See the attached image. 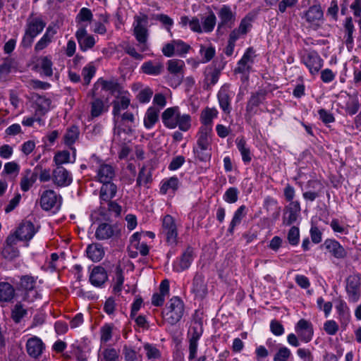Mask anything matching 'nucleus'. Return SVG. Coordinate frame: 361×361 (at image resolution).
<instances>
[{
    "label": "nucleus",
    "instance_id": "1",
    "mask_svg": "<svg viewBox=\"0 0 361 361\" xmlns=\"http://www.w3.org/2000/svg\"><path fill=\"white\" fill-rule=\"evenodd\" d=\"M45 26L46 22L42 18L32 13L26 20L21 46L25 49L31 47L34 39L42 32Z\"/></svg>",
    "mask_w": 361,
    "mask_h": 361
},
{
    "label": "nucleus",
    "instance_id": "2",
    "mask_svg": "<svg viewBox=\"0 0 361 361\" xmlns=\"http://www.w3.org/2000/svg\"><path fill=\"white\" fill-rule=\"evenodd\" d=\"M35 286L36 279L35 277L30 275L20 276L18 289L23 291V301L31 303L39 298L40 295Z\"/></svg>",
    "mask_w": 361,
    "mask_h": 361
},
{
    "label": "nucleus",
    "instance_id": "3",
    "mask_svg": "<svg viewBox=\"0 0 361 361\" xmlns=\"http://www.w3.org/2000/svg\"><path fill=\"white\" fill-rule=\"evenodd\" d=\"M184 313L183 302L178 297H173L163 312L166 319L172 325L176 324L182 318Z\"/></svg>",
    "mask_w": 361,
    "mask_h": 361
},
{
    "label": "nucleus",
    "instance_id": "4",
    "mask_svg": "<svg viewBox=\"0 0 361 361\" xmlns=\"http://www.w3.org/2000/svg\"><path fill=\"white\" fill-rule=\"evenodd\" d=\"M267 90L265 89H259L255 92H252L247 101L246 105L245 118L251 119L252 117L257 114V108L264 102L267 95Z\"/></svg>",
    "mask_w": 361,
    "mask_h": 361
},
{
    "label": "nucleus",
    "instance_id": "5",
    "mask_svg": "<svg viewBox=\"0 0 361 361\" xmlns=\"http://www.w3.org/2000/svg\"><path fill=\"white\" fill-rule=\"evenodd\" d=\"M301 62L305 65L312 75L318 73L323 66V59L315 51H305L301 56Z\"/></svg>",
    "mask_w": 361,
    "mask_h": 361
},
{
    "label": "nucleus",
    "instance_id": "6",
    "mask_svg": "<svg viewBox=\"0 0 361 361\" xmlns=\"http://www.w3.org/2000/svg\"><path fill=\"white\" fill-rule=\"evenodd\" d=\"M51 177L57 187H66L73 181L71 173L63 166H56L52 171Z\"/></svg>",
    "mask_w": 361,
    "mask_h": 361
},
{
    "label": "nucleus",
    "instance_id": "7",
    "mask_svg": "<svg viewBox=\"0 0 361 361\" xmlns=\"http://www.w3.org/2000/svg\"><path fill=\"white\" fill-rule=\"evenodd\" d=\"M61 197L52 190L44 191L40 197V206L42 209L49 211L54 208H59L61 205Z\"/></svg>",
    "mask_w": 361,
    "mask_h": 361
},
{
    "label": "nucleus",
    "instance_id": "8",
    "mask_svg": "<svg viewBox=\"0 0 361 361\" xmlns=\"http://www.w3.org/2000/svg\"><path fill=\"white\" fill-rule=\"evenodd\" d=\"M221 71L215 65H210L206 67L204 71V79L203 81V89L210 90L216 85L219 79Z\"/></svg>",
    "mask_w": 361,
    "mask_h": 361
},
{
    "label": "nucleus",
    "instance_id": "9",
    "mask_svg": "<svg viewBox=\"0 0 361 361\" xmlns=\"http://www.w3.org/2000/svg\"><path fill=\"white\" fill-rule=\"evenodd\" d=\"M346 291L350 301L355 302L359 300L360 295V279L358 276L352 275L348 277Z\"/></svg>",
    "mask_w": 361,
    "mask_h": 361
},
{
    "label": "nucleus",
    "instance_id": "10",
    "mask_svg": "<svg viewBox=\"0 0 361 361\" xmlns=\"http://www.w3.org/2000/svg\"><path fill=\"white\" fill-rule=\"evenodd\" d=\"M99 86H101L102 88L106 91H109L111 94H115L116 93L121 94L122 87L116 80H105L103 78H99L94 85L90 93L92 97H96V92Z\"/></svg>",
    "mask_w": 361,
    "mask_h": 361
},
{
    "label": "nucleus",
    "instance_id": "11",
    "mask_svg": "<svg viewBox=\"0 0 361 361\" xmlns=\"http://www.w3.org/2000/svg\"><path fill=\"white\" fill-rule=\"evenodd\" d=\"M167 65L169 72L174 75L173 79L175 86L176 87L182 82V79L183 78V70L185 66V63L183 61L180 59H171L168 61Z\"/></svg>",
    "mask_w": 361,
    "mask_h": 361
},
{
    "label": "nucleus",
    "instance_id": "12",
    "mask_svg": "<svg viewBox=\"0 0 361 361\" xmlns=\"http://www.w3.org/2000/svg\"><path fill=\"white\" fill-rule=\"evenodd\" d=\"M295 331L299 338L305 343L311 341L314 334L312 324L304 319L298 321L295 326Z\"/></svg>",
    "mask_w": 361,
    "mask_h": 361
},
{
    "label": "nucleus",
    "instance_id": "13",
    "mask_svg": "<svg viewBox=\"0 0 361 361\" xmlns=\"http://www.w3.org/2000/svg\"><path fill=\"white\" fill-rule=\"evenodd\" d=\"M39 166H35L33 171L31 169H26L20 180V185L23 192L28 191L36 182L39 175Z\"/></svg>",
    "mask_w": 361,
    "mask_h": 361
},
{
    "label": "nucleus",
    "instance_id": "14",
    "mask_svg": "<svg viewBox=\"0 0 361 361\" xmlns=\"http://www.w3.org/2000/svg\"><path fill=\"white\" fill-rule=\"evenodd\" d=\"M44 349L42 341L37 336L30 338L26 343V351L32 358H38L41 356Z\"/></svg>",
    "mask_w": 361,
    "mask_h": 361
},
{
    "label": "nucleus",
    "instance_id": "15",
    "mask_svg": "<svg viewBox=\"0 0 361 361\" xmlns=\"http://www.w3.org/2000/svg\"><path fill=\"white\" fill-rule=\"evenodd\" d=\"M117 186L114 183H103L99 190L100 210L104 209V202H109L116 195Z\"/></svg>",
    "mask_w": 361,
    "mask_h": 361
},
{
    "label": "nucleus",
    "instance_id": "16",
    "mask_svg": "<svg viewBox=\"0 0 361 361\" xmlns=\"http://www.w3.org/2000/svg\"><path fill=\"white\" fill-rule=\"evenodd\" d=\"M179 113L180 110L178 106L169 107L164 110L161 114V120L164 125L170 129L176 128Z\"/></svg>",
    "mask_w": 361,
    "mask_h": 361
},
{
    "label": "nucleus",
    "instance_id": "17",
    "mask_svg": "<svg viewBox=\"0 0 361 361\" xmlns=\"http://www.w3.org/2000/svg\"><path fill=\"white\" fill-rule=\"evenodd\" d=\"M75 37L82 51L92 48L95 44L94 37L88 35L85 27L83 26L78 28L75 33Z\"/></svg>",
    "mask_w": 361,
    "mask_h": 361
},
{
    "label": "nucleus",
    "instance_id": "18",
    "mask_svg": "<svg viewBox=\"0 0 361 361\" xmlns=\"http://www.w3.org/2000/svg\"><path fill=\"white\" fill-rule=\"evenodd\" d=\"M192 292L196 297L203 298L207 293V286L204 276L200 272H197L192 279Z\"/></svg>",
    "mask_w": 361,
    "mask_h": 361
},
{
    "label": "nucleus",
    "instance_id": "19",
    "mask_svg": "<svg viewBox=\"0 0 361 361\" xmlns=\"http://www.w3.org/2000/svg\"><path fill=\"white\" fill-rule=\"evenodd\" d=\"M219 17L221 20L218 25V28L226 26L229 28L232 27L234 25L235 20V14L232 12L228 6L224 5L218 13Z\"/></svg>",
    "mask_w": 361,
    "mask_h": 361
},
{
    "label": "nucleus",
    "instance_id": "20",
    "mask_svg": "<svg viewBox=\"0 0 361 361\" xmlns=\"http://www.w3.org/2000/svg\"><path fill=\"white\" fill-rule=\"evenodd\" d=\"M324 245L326 249L337 259H344L347 256V251L340 244V243L334 239H326Z\"/></svg>",
    "mask_w": 361,
    "mask_h": 361
},
{
    "label": "nucleus",
    "instance_id": "21",
    "mask_svg": "<svg viewBox=\"0 0 361 361\" xmlns=\"http://www.w3.org/2000/svg\"><path fill=\"white\" fill-rule=\"evenodd\" d=\"M36 231L34 224L30 221H25L20 224L16 233L20 240L28 241L32 238Z\"/></svg>",
    "mask_w": 361,
    "mask_h": 361
},
{
    "label": "nucleus",
    "instance_id": "22",
    "mask_svg": "<svg viewBox=\"0 0 361 361\" xmlns=\"http://www.w3.org/2000/svg\"><path fill=\"white\" fill-rule=\"evenodd\" d=\"M134 35L137 42L141 44V51L146 50V42L148 37L147 29L142 25V20L140 17L136 18V25L134 27Z\"/></svg>",
    "mask_w": 361,
    "mask_h": 361
},
{
    "label": "nucleus",
    "instance_id": "23",
    "mask_svg": "<svg viewBox=\"0 0 361 361\" xmlns=\"http://www.w3.org/2000/svg\"><path fill=\"white\" fill-rule=\"evenodd\" d=\"M254 54L255 50L253 48L249 47L243 54L242 59L238 61V67L235 69V72L240 73L249 72L250 69V66L249 63H252L253 62L252 58Z\"/></svg>",
    "mask_w": 361,
    "mask_h": 361
},
{
    "label": "nucleus",
    "instance_id": "24",
    "mask_svg": "<svg viewBox=\"0 0 361 361\" xmlns=\"http://www.w3.org/2000/svg\"><path fill=\"white\" fill-rule=\"evenodd\" d=\"M107 279V273L104 267L97 266L93 268L90 276V281L93 286L99 287L102 286Z\"/></svg>",
    "mask_w": 361,
    "mask_h": 361
},
{
    "label": "nucleus",
    "instance_id": "25",
    "mask_svg": "<svg viewBox=\"0 0 361 361\" xmlns=\"http://www.w3.org/2000/svg\"><path fill=\"white\" fill-rule=\"evenodd\" d=\"M16 295L15 288L8 282H0V302H12Z\"/></svg>",
    "mask_w": 361,
    "mask_h": 361
},
{
    "label": "nucleus",
    "instance_id": "26",
    "mask_svg": "<svg viewBox=\"0 0 361 361\" xmlns=\"http://www.w3.org/2000/svg\"><path fill=\"white\" fill-rule=\"evenodd\" d=\"M169 291V282L167 279L163 280L159 286V292L153 294L152 298V304L156 307L163 305L165 296Z\"/></svg>",
    "mask_w": 361,
    "mask_h": 361
},
{
    "label": "nucleus",
    "instance_id": "27",
    "mask_svg": "<svg viewBox=\"0 0 361 361\" xmlns=\"http://www.w3.org/2000/svg\"><path fill=\"white\" fill-rule=\"evenodd\" d=\"M193 260V249L188 247L182 254L179 261L174 266L176 271L180 272L188 269Z\"/></svg>",
    "mask_w": 361,
    "mask_h": 361
},
{
    "label": "nucleus",
    "instance_id": "28",
    "mask_svg": "<svg viewBox=\"0 0 361 361\" xmlns=\"http://www.w3.org/2000/svg\"><path fill=\"white\" fill-rule=\"evenodd\" d=\"M115 175L114 167L109 164H102L97 171L98 180L102 183H112L111 180Z\"/></svg>",
    "mask_w": 361,
    "mask_h": 361
},
{
    "label": "nucleus",
    "instance_id": "29",
    "mask_svg": "<svg viewBox=\"0 0 361 361\" xmlns=\"http://www.w3.org/2000/svg\"><path fill=\"white\" fill-rule=\"evenodd\" d=\"M116 233V227L107 223L99 225L95 232V237L99 240L111 238Z\"/></svg>",
    "mask_w": 361,
    "mask_h": 361
},
{
    "label": "nucleus",
    "instance_id": "30",
    "mask_svg": "<svg viewBox=\"0 0 361 361\" xmlns=\"http://www.w3.org/2000/svg\"><path fill=\"white\" fill-rule=\"evenodd\" d=\"M111 104L113 106L112 114L114 117L116 118L121 115V111L126 110L129 107L130 99L128 97L125 95L118 96Z\"/></svg>",
    "mask_w": 361,
    "mask_h": 361
},
{
    "label": "nucleus",
    "instance_id": "31",
    "mask_svg": "<svg viewBox=\"0 0 361 361\" xmlns=\"http://www.w3.org/2000/svg\"><path fill=\"white\" fill-rule=\"evenodd\" d=\"M212 131V127H200L197 142L199 147H202L203 149H209L210 148Z\"/></svg>",
    "mask_w": 361,
    "mask_h": 361
},
{
    "label": "nucleus",
    "instance_id": "32",
    "mask_svg": "<svg viewBox=\"0 0 361 361\" xmlns=\"http://www.w3.org/2000/svg\"><path fill=\"white\" fill-rule=\"evenodd\" d=\"M56 33V30L49 26L44 35L40 38V39L36 43L35 45V51L36 52H39L46 47L52 42L54 36Z\"/></svg>",
    "mask_w": 361,
    "mask_h": 361
},
{
    "label": "nucleus",
    "instance_id": "33",
    "mask_svg": "<svg viewBox=\"0 0 361 361\" xmlns=\"http://www.w3.org/2000/svg\"><path fill=\"white\" fill-rule=\"evenodd\" d=\"M220 107L225 114H230L231 111V97L228 94V87L224 86L221 88L217 94Z\"/></svg>",
    "mask_w": 361,
    "mask_h": 361
},
{
    "label": "nucleus",
    "instance_id": "34",
    "mask_svg": "<svg viewBox=\"0 0 361 361\" xmlns=\"http://www.w3.org/2000/svg\"><path fill=\"white\" fill-rule=\"evenodd\" d=\"M35 104L37 106L35 109V116L42 117L44 116L50 109L51 101L49 98L37 94Z\"/></svg>",
    "mask_w": 361,
    "mask_h": 361
},
{
    "label": "nucleus",
    "instance_id": "35",
    "mask_svg": "<svg viewBox=\"0 0 361 361\" xmlns=\"http://www.w3.org/2000/svg\"><path fill=\"white\" fill-rule=\"evenodd\" d=\"M107 109L108 106H105L104 102L102 99L93 97L90 102V116L92 118L100 116Z\"/></svg>",
    "mask_w": 361,
    "mask_h": 361
},
{
    "label": "nucleus",
    "instance_id": "36",
    "mask_svg": "<svg viewBox=\"0 0 361 361\" xmlns=\"http://www.w3.org/2000/svg\"><path fill=\"white\" fill-rule=\"evenodd\" d=\"M87 255L93 262H99L104 255V250L102 245L92 243L87 248Z\"/></svg>",
    "mask_w": 361,
    "mask_h": 361
},
{
    "label": "nucleus",
    "instance_id": "37",
    "mask_svg": "<svg viewBox=\"0 0 361 361\" xmlns=\"http://www.w3.org/2000/svg\"><path fill=\"white\" fill-rule=\"evenodd\" d=\"M141 69L145 74L157 75L163 71L164 65L161 62L149 61L142 65Z\"/></svg>",
    "mask_w": 361,
    "mask_h": 361
},
{
    "label": "nucleus",
    "instance_id": "38",
    "mask_svg": "<svg viewBox=\"0 0 361 361\" xmlns=\"http://www.w3.org/2000/svg\"><path fill=\"white\" fill-rule=\"evenodd\" d=\"M246 210V207L245 205H241L235 212L233 219L230 223L229 228L228 229V232L231 235H233L235 227L238 226L241 223L243 219L245 216Z\"/></svg>",
    "mask_w": 361,
    "mask_h": 361
},
{
    "label": "nucleus",
    "instance_id": "39",
    "mask_svg": "<svg viewBox=\"0 0 361 361\" xmlns=\"http://www.w3.org/2000/svg\"><path fill=\"white\" fill-rule=\"evenodd\" d=\"M235 143L238 149L240 152L243 161L245 163H250L252 160L251 152L244 137L236 138Z\"/></svg>",
    "mask_w": 361,
    "mask_h": 361
},
{
    "label": "nucleus",
    "instance_id": "40",
    "mask_svg": "<svg viewBox=\"0 0 361 361\" xmlns=\"http://www.w3.org/2000/svg\"><path fill=\"white\" fill-rule=\"evenodd\" d=\"M324 13L320 5H313L306 11L305 18L307 22L314 23L322 19Z\"/></svg>",
    "mask_w": 361,
    "mask_h": 361
},
{
    "label": "nucleus",
    "instance_id": "41",
    "mask_svg": "<svg viewBox=\"0 0 361 361\" xmlns=\"http://www.w3.org/2000/svg\"><path fill=\"white\" fill-rule=\"evenodd\" d=\"M218 111L215 108L207 107L201 114L200 119L202 127H212V120L217 116Z\"/></svg>",
    "mask_w": 361,
    "mask_h": 361
},
{
    "label": "nucleus",
    "instance_id": "42",
    "mask_svg": "<svg viewBox=\"0 0 361 361\" xmlns=\"http://www.w3.org/2000/svg\"><path fill=\"white\" fill-rule=\"evenodd\" d=\"M159 110L154 107H149L144 118V126L146 128L150 129L159 120Z\"/></svg>",
    "mask_w": 361,
    "mask_h": 361
},
{
    "label": "nucleus",
    "instance_id": "43",
    "mask_svg": "<svg viewBox=\"0 0 361 361\" xmlns=\"http://www.w3.org/2000/svg\"><path fill=\"white\" fill-rule=\"evenodd\" d=\"M152 168L143 166L138 173L137 178V185L140 186L142 184L147 185L152 182Z\"/></svg>",
    "mask_w": 361,
    "mask_h": 361
},
{
    "label": "nucleus",
    "instance_id": "44",
    "mask_svg": "<svg viewBox=\"0 0 361 361\" xmlns=\"http://www.w3.org/2000/svg\"><path fill=\"white\" fill-rule=\"evenodd\" d=\"M121 121L125 124L126 128L123 129V132L128 135H131L135 127V118L134 114L130 111H126L123 114H121Z\"/></svg>",
    "mask_w": 361,
    "mask_h": 361
},
{
    "label": "nucleus",
    "instance_id": "45",
    "mask_svg": "<svg viewBox=\"0 0 361 361\" xmlns=\"http://www.w3.org/2000/svg\"><path fill=\"white\" fill-rule=\"evenodd\" d=\"M41 70V74H43L46 77H51L53 75V63L51 57L48 56H41L38 59V65Z\"/></svg>",
    "mask_w": 361,
    "mask_h": 361
},
{
    "label": "nucleus",
    "instance_id": "46",
    "mask_svg": "<svg viewBox=\"0 0 361 361\" xmlns=\"http://www.w3.org/2000/svg\"><path fill=\"white\" fill-rule=\"evenodd\" d=\"M27 314V310L23 307L22 302H18L11 310V317L16 324H18Z\"/></svg>",
    "mask_w": 361,
    "mask_h": 361
},
{
    "label": "nucleus",
    "instance_id": "47",
    "mask_svg": "<svg viewBox=\"0 0 361 361\" xmlns=\"http://www.w3.org/2000/svg\"><path fill=\"white\" fill-rule=\"evenodd\" d=\"M80 130L78 126H72L67 129L64 135V142L66 145L71 146L78 139Z\"/></svg>",
    "mask_w": 361,
    "mask_h": 361
},
{
    "label": "nucleus",
    "instance_id": "48",
    "mask_svg": "<svg viewBox=\"0 0 361 361\" xmlns=\"http://www.w3.org/2000/svg\"><path fill=\"white\" fill-rule=\"evenodd\" d=\"M344 30L345 32V43L347 45L353 43V32L355 31V26L351 17L346 18L344 23Z\"/></svg>",
    "mask_w": 361,
    "mask_h": 361
},
{
    "label": "nucleus",
    "instance_id": "49",
    "mask_svg": "<svg viewBox=\"0 0 361 361\" xmlns=\"http://www.w3.org/2000/svg\"><path fill=\"white\" fill-rule=\"evenodd\" d=\"M179 185V180L177 177H171L169 180L163 182L161 188L160 192L163 195H166L169 190L171 189L173 192L178 190Z\"/></svg>",
    "mask_w": 361,
    "mask_h": 361
},
{
    "label": "nucleus",
    "instance_id": "50",
    "mask_svg": "<svg viewBox=\"0 0 361 361\" xmlns=\"http://www.w3.org/2000/svg\"><path fill=\"white\" fill-rule=\"evenodd\" d=\"M1 256L7 260H13L18 257L20 252L17 247H11L4 245L1 251Z\"/></svg>",
    "mask_w": 361,
    "mask_h": 361
},
{
    "label": "nucleus",
    "instance_id": "51",
    "mask_svg": "<svg viewBox=\"0 0 361 361\" xmlns=\"http://www.w3.org/2000/svg\"><path fill=\"white\" fill-rule=\"evenodd\" d=\"M143 348L146 351V356L149 360H157L161 358V353L154 345L146 343L144 344Z\"/></svg>",
    "mask_w": 361,
    "mask_h": 361
},
{
    "label": "nucleus",
    "instance_id": "52",
    "mask_svg": "<svg viewBox=\"0 0 361 361\" xmlns=\"http://www.w3.org/2000/svg\"><path fill=\"white\" fill-rule=\"evenodd\" d=\"M177 126L182 131H188L191 127V116L189 114H180L179 113Z\"/></svg>",
    "mask_w": 361,
    "mask_h": 361
},
{
    "label": "nucleus",
    "instance_id": "53",
    "mask_svg": "<svg viewBox=\"0 0 361 361\" xmlns=\"http://www.w3.org/2000/svg\"><path fill=\"white\" fill-rule=\"evenodd\" d=\"M216 16L213 12H211L203 20L202 31L205 32H212L216 25Z\"/></svg>",
    "mask_w": 361,
    "mask_h": 361
},
{
    "label": "nucleus",
    "instance_id": "54",
    "mask_svg": "<svg viewBox=\"0 0 361 361\" xmlns=\"http://www.w3.org/2000/svg\"><path fill=\"white\" fill-rule=\"evenodd\" d=\"M114 327V326L113 324H105L103 326L101 327L100 339L102 342L107 343L111 339Z\"/></svg>",
    "mask_w": 361,
    "mask_h": 361
},
{
    "label": "nucleus",
    "instance_id": "55",
    "mask_svg": "<svg viewBox=\"0 0 361 361\" xmlns=\"http://www.w3.org/2000/svg\"><path fill=\"white\" fill-rule=\"evenodd\" d=\"M54 161L56 166H63V164L70 162V152L67 150L58 152L54 157Z\"/></svg>",
    "mask_w": 361,
    "mask_h": 361
},
{
    "label": "nucleus",
    "instance_id": "56",
    "mask_svg": "<svg viewBox=\"0 0 361 361\" xmlns=\"http://www.w3.org/2000/svg\"><path fill=\"white\" fill-rule=\"evenodd\" d=\"M96 68L93 65H88L82 68V75L83 77L84 85H88L91 79L94 75Z\"/></svg>",
    "mask_w": 361,
    "mask_h": 361
},
{
    "label": "nucleus",
    "instance_id": "57",
    "mask_svg": "<svg viewBox=\"0 0 361 361\" xmlns=\"http://www.w3.org/2000/svg\"><path fill=\"white\" fill-rule=\"evenodd\" d=\"M238 190L236 188L231 187L227 189L224 195V200L230 204L237 202L238 198Z\"/></svg>",
    "mask_w": 361,
    "mask_h": 361
},
{
    "label": "nucleus",
    "instance_id": "58",
    "mask_svg": "<svg viewBox=\"0 0 361 361\" xmlns=\"http://www.w3.org/2000/svg\"><path fill=\"white\" fill-rule=\"evenodd\" d=\"M176 54L178 55H183L187 54L190 49V46L180 39L173 40Z\"/></svg>",
    "mask_w": 361,
    "mask_h": 361
},
{
    "label": "nucleus",
    "instance_id": "59",
    "mask_svg": "<svg viewBox=\"0 0 361 361\" xmlns=\"http://www.w3.org/2000/svg\"><path fill=\"white\" fill-rule=\"evenodd\" d=\"M300 232L296 226H292L288 233V243L292 245H296L299 243Z\"/></svg>",
    "mask_w": 361,
    "mask_h": 361
},
{
    "label": "nucleus",
    "instance_id": "60",
    "mask_svg": "<svg viewBox=\"0 0 361 361\" xmlns=\"http://www.w3.org/2000/svg\"><path fill=\"white\" fill-rule=\"evenodd\" d=\"M93 18L92 11L87 8H82L76 16L78 22H91Z\"/></svg>",
    "mask_w": 361,
    "mask_h": 361
},
{
    "label": "nucleus",
    "instance_id": "61",
    "mask_svg": "<svg viewBox=\"0 0 361 361\" xmlns=\"http://www.w3.org/2000/svg\"><path fill=\"white\" fill-rule=\"evenodd\" d=\"M291 353L286 347H281L275 354L274 361H288Z\"/></svg>",
    "mask_w": 361,
    "mask_h": 361
},
{
    "label": "nucleus",
    "instance_id": "62",
    "mask_svg": "<svg viewBox=\"0 0 361 361\" xmlns=\"http://www.w3.org/2000/svg\"><path fill=\"white\" fill-rule=\"evenodd\" d=\"M210 150V148L209 149H203L202 147H198V148L194 149V153L200 161L206 162L209 161L211 158Z\"/></svg>",
    "mask_w": 361,
    "mask_h": 361
},
{
    "label": "nucleus",
    "instance_id": "63",
    "mask_svg": "<svg viewBox=\"0 0 361 361\" xmlns=\"http://www.w3.org/2000/svg\"><path fill=\"white\" fill-rule=\"evenodd\" d=\"M166 238V242L171 245H176L177 242V228H172L167 231L161 232Z\"/></svg>",
    "mask_w": 361,
    "mask_h": 361
},
{
    "label": "nucleus",
    "instance_id": "64",
    "mask_svg": "<svg viewBox=\"0 0 361 361\" xmlns=\"http://www.w3.org/2000/svg\"><path fill=\"white\" fill-rule=\"evenodd\" d=\"M103 356L105 361H117L118 353L114 348H107L104 350Z\"/></svg>",
    "mask_w": 361,
    "mask_h": 361
}]
</instances>
